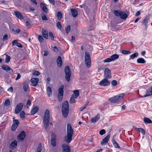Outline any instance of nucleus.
I'll return each instance as SVG.
<instances>
[{"label": "nucleus", "mask_w": 152, "mask_h": 152, "mask_svg": "<svg viewBox=\"0 0 152 152\" xmlns=\"http://www.w3.org/2000/svg\"><path fill=\"white\" fill-rule=\"evenodd\" d=\"M50 121V111L48 109L46 110L44 113L43 119L44 126L46 130H47Z\"/></svg>", "instance_id": "nucleus-1"}, {"label": "nucleus", "mask_w": 152, "mask_h": 152, "mask_svg": "<svg viewBox=\"0 0 152 152\" xmlns=\"http://www.w3.org/2000/svg\"><path fill=\"white\" fill-rule=\"evenodd\" d=\"M69 106L68 102L66 101L64 102L62 107V112L63 117L66 118L69 113Z\"/></svg>", "instance_id": "nucleus-2"}, {"label": "nucleus", "mask_w": 152, "mask_h": 152, "mask_svg": "<svg viewBox=\"0 0 152 152\" xmlns=\"http://www.w3.org/2000/svg\"><path fill=\"white\" fill-rule=\"evenodd\" d=\"M124 96V94H121L119 95L116 96L114 97L109 99V101L112 103H115L122 99Z\"/></svg>", "instance_id": "nucleus-3"}, {"label": "nucleus", "mask_w": 152, "mask_h": 152, "mask_svg": "<svg viewBox=\"0 0 152 152\" xmlns=\"http://www.w3.org/2000/svg\"><path fill=\"white\" fill-rule=\"evenodd\" d=\"M85 63L86 66L87 67H89L91 66V58L89 53L86 52L85 53Z\"/></svg>", "instance_id": "nucleus-4"}, {"label": "nucleus", "mask_w": 152, "mask_h": 152, "mask_svg": "<svg viewBox=\"0 0 152 152\" xmlns=\"http://www.w3.org/2000/svg\"><path fill=\"white\" fill-rule=\"evenodd\" d=\"M114 14L117 16H119L123 19H125L127 17V14L125 12L115 10L114 11Z\"/></svg>", "instance_id": "nucleus-5"}, {"label": "nucleus", "mask_w": 152, "mask_h": 152, "mask_svg": "<svg viewBox=\"0 0 152 152\" xmlns=\"http://www.w3.org/2000/svg\"><path fill=\"white\" fill-rule=\"evenodd\" d=\"M64 87V85H62L58 89V99L59 101H61L63 98Z\"/></svg>", "instance_id": "nucleus-6"}, {"label": "nucleus", "mask_w": 152, "mask_h": 152, "mask_svg": "<svg viewBox=\"0 0 152 152\" xmlns=\"http://www.w3.org/2000/svg\"><path fill=\"white\" fill-rule=\"evenodd\" d=\"M65 72L66 73L65 78L66 80L69 82L70 80L71 73L69 66H66L65 68Z\"/></svg>", "instance_id": "nucleus-7"}, {"label": "nucleus", "mask_w": 152, "mask_h": 152, "mask_svg": "<svg viewBox=\"0 0 152 152\" xmlns=\"http://www.w3.org/2000/svg\"><path fill=\"white\" fill-rule=\"evenodd\" d=\"M119 56L116 54H114L110 56V57L106 58L104 60V62H110L111 61H113L119 58Z\"/></svg>", "instance_id": "nucleus-8"}, {"label": "nucleus", "mask_w": 152, "mask_h": 152, "mask_svg": "<svg viewBox=\"0 0 152 152\" xmlns=\"http://www.w3.org/2000/svg\"><path fill=\"white\" fill-rule=\"evenodd\" d=\"M73 130L70 124H68L67 127V135L72 137Z\"/></svg>", "instance_id": "nucleus-9"}, {"label": "nucleus", "mask_w": 152, "mask_h": 152, "mask_svg": "<svg viewBox=\"0 0 152 152\" xmlns=\"http://www.w3.org/2000/svg\"><path fill=\"white\" fill-rule=\"evenodd\" d=\"M108 79L107 78H105L100 82L99 84V85L102 86H109L110 84V82Z\"/></svg>", "instance_id": "nucleus-10"}, {"label": "nucleus", "mask_w": 152, "mask_h": 152, "mask_svg": "<svg viewBox=\"0 0 152 152\" xmlns=\"http://www.w3.org/2000/svg\"><path fill=\"white\" fill-rule=\"evenodd\" d=\"M104 76L105 78L107 79L110 78L111 77L110 71L108 68H106L105 69Z\"/></svg>", "instance_id": "nucleus-11"}, {"label": "nucleus", "mask_w": 152, "mask_h": 152, "mask_svg": "<svg viewBox=\"0 0 152 152\" xmlns=\"http://www.w3.org/2000/svg\"><path fill=\"white\" fill-rule=\"evenodd\" d=\"M56 135L54 132H52L51 137V144L53 146L56 145Z\"/></svg>", "instance_id": "nucleus-12"}, {"label": "nucleus", "mask_w": 152, "mask_h": 152, "mask_svg": "<svg viewBox=\"0 0 152 152\" xmlns=\"http://www.w3.org/2000/svg\"><path fill=\"white\" fill-rule=\"evenodd\" d=\"M19 124V121L18 120H13V123L11 127L12 130V131L15 130L18 127Z\"/></svg>", "instance_id": "nucleus-13"}, {"label": "nucleus", "mask_w": 152, "mask_h": 152, "mask_svg": "<svg viewBox=\"0 0 152 152\" xmlns=\"http://www.w3.org/2000/svg\"><path fill=\"white\" fill-rule=\"evenodd\" d=\"M23 107V104L20 103L18 104L17 105L15 110V113L16 114L19 113L22 110Z\"/></svg>", "instance_id": "nucleus-14"}, {"label": "nucleus", "mask_w": 152, "mask_h": 152, "mask_svg": "<svg viewBox=\"0 0 152 152\" xmlns=\"http://www.w3.org/2000/svg\"><path fill=\"white\" fill-rule=\"evenodd\" d=\"M110 137V134H108L101 141V144L102 145H104L107 143L109 140Z\"/></svg>", "instance_id": "nucleus-15"}, {"label": "nucleus", "mask_w": 152, "mask_h": 152, "mask_svg": "<svg viewBox=\"0 0 152 152\" xmlns=\"http://www.w3.org/2000/svg\"><path fill=\"white\" fill-rule=\"evenodd\" d=\"M39 80L37 78H32L30 81L31 82V86H35L37 85V84L39 82Z\"/></svg>", "instance_id": "nucleus-16"}, {"label": "nucleus", "mask_w": 152, "mask_h": 152, "mask_svg": "<svg viewBox=\"0 0 152 152\" xmlns=\"http://www.w3.org/2000/svg\"><path fill=\"white\" fill-rule=\"evenodd\" d=\"M26 137V133L24 131H22L18 136V138L19 141L23 140Z\"/></svg>", "instance_id": "nucleus-17"}, {"label": "nucleus", "mask_w": 152, "mask_h": 152, "mask_svg": "<svg viewBox=\"0 0 152 152\" xmlns=\"http://www.w3.org/2000/svg\"><path fill=\"white\" fill-rule=\"evenodd\" d=\"M63 148L62 152H70V149L68 145L64 144L62 145Z\"/></svg>", "instance_id": "nucleus-18"}, {"label": "nucleus", "mask_w": 152, "mask_h": 152, "mask_svg": "<svg viewBox=\"0 0 152 152\" xmlns=\"http://www.w3.org/2000/svg\"><path fill=\"white\" fill-rule=\"evenodd\" d=\"M1 67L3 69L7 71H10L11 70V71L10 72V73H11L12 74L13 72L12 70L7 65H3L1 66Z\"/></svg>", "instance_id": "nucleus-19"}, {"label": "nucleus", "mask_w": 152, "mask_h": 152, "mask_svg": "<svg viewBox=\"0 0 152 152\" xmlns=\"http://www.w3.org/2000/svg\"><path fill=\"white\" fill-rule=\"evenodd\" d=\"M14 14L18 18L20 19H23V16L18 11H15Z\"/></svg>", "instance_id": "nucleus-20"}, {"label": "nucleus", "mask_w": 152, "mask_h": 152, "mask_svg": "<svg viewBox=\"0 0 152 152\" xmlns=\"http://www.w3.org/2000/svg\"><path fill=\"white\" fill-rule=\"evenodd\" d=\"M72 136L67 135L64 137V141L67 143H69L72 140Z\"/></svg>", "instance_id": "nucleus-21"}, {"label": "nucleus", "mask_w": 152, "mask_h": 152, "mask_svg": "<svg viewBox=\"0 0 152 152\" xmlns=\"http://www.w3.org/2000/svg\"><path fill=\"white\" fill-rule=\"evenodd\" d=\"M152 95V86L149 88L147 91L146 94L143 97H145L147 96Z\"/></svg>", "instance_id": "nucleus-22"}, {"label": "nucleus", "mask_w": 152, "mask_h": 152, "mask_svg": "<svg viewBox=\"0 0 152 152\" xmlns=\"http://www.w3.org/2000/svg\"><path fill=\"white\" fill-rule=\"evenodd\" d=\"M100 118V114L99 113L97 114V115L94 117L93 118L91 119V121L92 123H94L98 121Z\"/></svg>", "instance_id": "nucleus-23"}, {"label": "nucleus", "mask_w": 152, "mask_h": 152, "mask_svg": "<svg viewBox=\"0 0 152 152\" xmlns=\"http://www.w3.org/2000/svg\"><path fill=\"white\" fill-rule=\"evenodd\" d=\"M40 7L42 10L46 13H48V10L45 6V4L43 3H41L40 4Z\"/></svg>", "instance_id": "nucleus-24"}, {"label": "nucleus", "mask_w": 152, "mask_h": 152, "mask_svg": "<svg viewBox=\"0 0 152 152\" xmlns=\"http://www.w3.org/2000/svg\"><path fill=\"white\" fill-rule=\"evenodd\" d=\"M17 142L16 141H14L11 142L10 145V147L12 149H15L17 146Z\"/></svg>", "instance_id": "nucleus-25"}, {"label": "nucleus", "mask_w": 152, "mask_h": 152, "mask_svg": "<svg viewBox=\"0 0 152 152\" xmlns=\"http://www.w3.org/2000/svg\"><path fill=\"white\" fill-rule=\"evenodd\" d=\"M57 62L58 66L61 67L62 64V62L61 58L60 56L58 57L57 60Z\"/></svg>", "instance_id": "nucleus-26"}, {"label": "nucleus", "mask_w": 152, "mask_h": 152, "mask_svg": "<svg viewBox=\"0 0 152 152\" xmlns=\"http://www.w3.org/2000/svg\"><path fill=\"white\" fill-rule=\"evenodd\" d=\"M42 34L43 37L46 39L48 38V32L46 30H42Z\"/></svg>", "instance_id": "nucleus-27"}, {"label": "nucleus", "mask_w": 152, "mask_h": 152, "mask_svg": "<svg viewBox=\"0 0 152 152\" xmlns=\"http://www.w3.org/2000/svg\"><path fill=\"white\" fill-rule=\"evenodd\" d=\"M23 88L25 92H26L28 90H29L28 84L26 83H24L23 85Z\"/></svg>", "instance_id": "nucleus-28"}, {"label": "nucleus", "mask_w": 152, "mask_h": 152, "mask_svg": "<svg viewBox=\"0 0 152 152\" xmlns=\"http://www.w3.org/2000/svg\"><path fill=\"white\" fill-rule=\"evenodd\" d=\"M38 107L37 106H36L33 108L31 111V114L34 115L38 111Z\"/></svg>", "instance_id": "nucleus-29"}, {"label": "nucleus", "mask_w": 152, "mask_h": 152, "mask_svg": "<svg viewBox=\"0 0 152 152\" xmlns=\"http://www.w3.org/2000/svg\"><path fill=\"white\" fill-rule=\"evenodd\" d=\"M71 12L72 16L75 17L77 15L78 13L77 11L75 9H71Z\"/></svg>", "instance_id": "nucleus-30"}, {"label": "nucleus", "mask_w": 152, "mask_h": 152, "mask_svg": "<svg viewBox=\"0 0 152 152\" xmlns=\"http://www.w3.org/2000/svg\"><path fill=\"white\" fill-rule=\"evenodd\" d=\"M137 62L138 64H144L146 62V61L144 58H141L137 59Z\"/></svg>", "instance_id": "nucleus-31"}, {"label": "nucleus", "mask_w": 152, "mask_h": 152, "mask_svg": "<svg viewBox=\"0 0 152 152\" xmlns=\"http://www.w3.org/2000/svg\"><path fill=\"white\" fill-rule=\"evenodd\" d=\"M47 92L48 96L50 97L52 94V91L51 88L49 86L47 88Z\"/></svg>", "instance_id": "nucleus-32"}, {"label": "nucleus", "mask_w": 152, "mask_h": 152, "mask_svg": "<svg viewBox=\"0 0 152 152\" xmlns=\"http://www.w3.org/2000/svg\"><path fill=\"white\" fill-rule=\"evenodd\" d=\"M136 130L137 131L141 132V133L143 135H145V131L144 129L141 128H136Z\"/></svg>", "instance_id": "nucleus-33"}, {"label": "nucleus", "mask_w": 152, "mask_h": 152, "mask_svg": "<svg viewBox=\"0 0 152 152\" xmlns=\"http://www.w3.org/2000/svg\"><path fill=\"white\" fill-rule=\"evenodd\" d=\"M144 121L145 123L146 124H151L152 123V121L150 119L146 117H145L144 118Z\"/></svg>", "instance_id": "nucleus-34"}, {"label": "nucleus", "mask_w": 152, "mask_h": 152, "mask_svg": "<svg viewBox=\"0 0 152 152\" xmlns=\"http://www.w3.org/2000/svg\"><path fill=\"white\" fill-rule=\"evenodd\" d=\"M149 18L148 17H146L142 21V23L143 25H144L146 26L148 23V20H149Z\"/></svg>", "instance_id": "nucleus-35"}, {"label": "nucleus", "mask_w": 152, "mask_h": 152, "mask_svg": "<svg viewBox=\"0 0 152 152\" xmlns=\"http://www.w3.org/2000/svg\"><path fill=\"white\" fill-rule=\"evenodd\" d=\"M112 142L113 145L115 148H120V147L118 144L115 141V140H114V139H113Z\"/></svg>", "instance_id": "nucleus-36"}, {"label": "nucleus", "mask_w": 152, "mask_h": 152, "mask_svg": "<svg viewBox=\"0 0 152 152\" xmlns=\"http://www.w3.org/2000/svg\"><path fill=\"white\" fill-rule=\"evenodd\" d=\"M79 95V92L78 90H75L74 91V94L72 96H74L75 98H77Z\"/></svg>", "instance_id": "nucleus-37"}, {"label": "nucleus", "mask_w": 152, "mask_h": 152, "mask_svg": "<svg viewBox=\"0 0 152 152\" xmlns=\"http://www.w3.org/2000/svg\"><path fill=\"white\" fill-rule=\"evenodd\" d=\"M138 55V53H136L130 56L129 60L131 59H133L135 58H136Z\"/></svg>", "instance_id": "nucleus-38"}, {"label": "nucleus", "mask_w": 152, "mask_h": 152, "mask_svg": "<svg viewBox=\"0 0 152 152\" xmlns=\"http://www.w3.org/2000/svg\"><path fill=\"white\" fill-rule=\"evenodd\" d=\"M4 55H6V56L5 58V62L6 63H8L10 61V57L8 55L6 54H5Z\"/></svg>", "instance_id": "nucleus-39"}, {"label": "nucleus", "mask_w": 152, "mask_h": 152, "mask_svg": "<svg viewBox=\"0 0 152 152\" xmlns=\"http://www.w3.org/2000/svg\"><path fill=\"white\" fill-rule=\"evenodd\" d=\"M25 115V112L23 110H22L20 112V118H21L22 119H23L24 118Z\"/></svg>", "instance_id": "nucleus-40"}, {"label": "nucleus", "mask_w": 152, "mask_h": 152, "mask_svg": "<svg viewBox=\"0 0 152 152\" xmlns=\"http://www.w3.org/2000/svg\"><path fill=\"white\" fill-rule=\"evenodd\" d=\"M10 102L9 99H7L5 100L4 103V105L5 106H8L10 105Z\"/></svg>", "instance_id": "nucleus-41"}, {"label": "nucleus", "mask_w": 152, "mask_h": 152, "mask_svg": "<svg viewBox=\"0 0 152 152\" xmlns=\"http://www.w3.org/2000/svg\"><path fill=\"white\" fill-rule=\"evenodd\" d=\"M75 97L72 96L71 97L69 102L70 103L73 104L75 102Z\"/></svg>", "instance_id": "nucleus-42"}, {"label": "nucleus", "mask_w": 152, "mask_h": 152, "mask_svg": "<svg viewBox=\"0 0 152 152\" xmlns=\"http://www.w3.org/2000/svg\"><path fill=\"white\" fill-rule=\"evenodd\" d=\"M41 18L43 20H47L48 19L46 17V15L44 13H42L41 14Z\"/></svg>", "instance_id": "nucleus-43"}, {"label": "nucleus", "mask_w": 152, "mask_h": 152, "mask_svg": "<svg viewBox=\"0 0 152 152\" xmlns=\"http://www.w3.org/2000/svg\"><path fill=\"white\" fill-rule=\"evenodd\" d=\"M57 16L59 20H60L61 19L62 17V15L61 12H58L57 13Z\"/></svg>", "instance_id": "nucleus-44"}, {"label": "nucleus", "mask_w": 152, "mask_h": 152, "mask_svg": "<svg viewBox=\"0 0 152 152\" xmlns=\"http://www.w3.org/2000/svg\"><path fill=\"white\" fill-rule=\"evenodd\" d=\"M122 53L124 54H128L130 53L131 52L129 50H123L122 51Z\"/></svg>", "instance_id": "nucleus-45"}, {"label": "nucleus", "mask_w": 152, "mask_h": 152, "mask_svg": "<svg viewBox=\"0 0 152 152\" xmlns=\"http://www.w3.org/2000/svg\"><path fill=\"white\" fill-rule=\"evenodd\" d=\"M49 35L50 37L52 40H54V37L53 33L51 32H49Z\"/></svg>", "instance_id": "nucleus-46"}, {"label": "nucleus", "mask_w": 152, "mask_h": 152, "mask_svg": "<svg viewBox=\"0 0 152 152\" xmlns=\"http://www.w3.org/2000/svg\"><path fill=\"white\" fill-rule=\"evenodd\" d=\"M40 74V73L38 71H35L33 73L32 75L34 76H38Z\"/></svg>", "instance_id": "nucleus-47"}, {"label": "nucleus", "mask_w": 152, "mask_h": 152, "mask_svg": "<svg viewBox=\"0 0 152 152\" xmlns=\"http://www.w3.org/2000/svg\"><path fill=\"white\" fill-rule=\"evenodd\" d=\"M111 84L113 86H115L117 85V83L116 81L113 80L111 82Z\"/></svg>", "instance_id": "nucleus-48"}, {"label": "nucleus", "mask_w": 152, "mask_h": 152, "mask_svg": "<svg viewBox=\"0 0 152 152\" xmlns=\"http://www.w3.org/2000/svg\"><path fill=\"white\" fill-rule=\"evenodd\" d=\"M66 31L67 34H68L70 31V26L69 25L67 26L66 29Z\"/></svg>", "instance_id": "nucleus-49"}, {"label": "nucleus", "mask_w": 152, "mask_h": 152, "mask_svg": "<svg viewBox=\"0 0 152 152\" xmlns=\"http://www.w3.org/2000/svg\"><path fill=\"white\" fill-rule=\"evenodd\" d=\"M56 26L59 29H61V26L60 23L59 22H58L56 24Z\"/></svg>", "instance_id": "nucleus-50"}, {"label": "nucleus", "mask_w": 152, "mask_h": 152, "mask_svg": "<svg viewBox=\"0 0 152 152\" xmlns=\"http://www.w3.org/2000/svg\"><path fill=\"white\" fill-rule=\"evenodd\" d=\"M41 144H40L38 147L37 152H41Z\"/></svg>", "instance_id": "nucleus-51"}, {"label": "nucleus", "mask_w": 152, "mask_h": 152, "mask_svg": "<svg viewBox=\"0 0 152 152\" xmlns=\"http://www.w3.org/2000/svg\"><path fill=\"white\" fill-rule=\"evenodd\" d=\"M106 133L104 129H102L99 132L101 135H103Z\"/></svg>", "instance_id": "nucleus-52"}, {"label": "nucleus", "mask_w": 152, "mask_h": 152, "mask_svg": "<svg viewBox=\"0 0 152 152\" xmlns=\"http://www.w3.org/2000/svg\"><path fill=\"white\" fill-rule=\"evenodd\" d=\"M8 39V35L7 34H5L4 35L3 40L4 41L7 40Z\"/></svg>", "instance_id": "nucleus-53"}, {"label": "nucleus", "mask_w": 152, "mask_h": 152, "mask_svg": "<svg viewBox=\"0 0 152 152\" xmlns=\"http://www.w3.org/2000/svg\"><path fill=\"white\" fill-rule=\"evenodd\" d=\"M87 105H88V104H86L84 106L81 107L80 108V111H82L83 110L85 109L86 108V107L87 106Z\"/></svg>", "instance_id": "nucleus-54"}, {"label": "nucleus", "mask_w": 152, "mask_h": 152, "mask_svg": "<svg viewBox=\"0 0 152 152\" xmlns=\"http://www.w3.org/2000/svg\"><path fill=\"white\" fill-rule=\"evenodd\" d=\"M18 40H14L12 42V45H16L17 43H18Z\"/></svg>", "instance_id": "nucleus-55"}, {"label": "nucleus", "mask_w": 152, "mask_h": 152, "mask_svg": "<svg viewBox=\"0 0 152 152\" xmlns=\"http://www.w3.org/2000/svg\"><path fill=\"white\" fill-rule=\"evenodd\" d=\"M38 39L40 42H42L44 40V39L40 35L39 36Z\"/></svg>", "instance_id": "nucleus-56"}, {"label": "nucleus", "mask_w": 152, "mask_h": 152, "mask_svg": "<svg viewBox=\"0 0 152 152\" xmlns=\"http://www.w3.org/2000/svg\"><path fill=\"white\" fill-rule=\"evenodd\" d=\"M31 101L29 99H28L27 100V104H26V105L28 106H29L31 104Z\"/></svg>", "instance_id": "nucleus-57"}, {"label": "nucleus", "mask_w": 152, "mask_h": 152, "mask_svg": "<svg viewBox=\"0 0 152 152\" xmlns=\"http://www.w3.org/2000/svg\"><path fill=\"white\" fill-rule=\"evenodd\" d=\"M21 77V75L20 73H18V74L16 78V80H17L20 79Z\"/></svg>", "instance_id": "nucleus-58"}, {"label": "nucleus", "mask_w": 152, "mask_h": 152, "mask_svg": "<svg viewBox=\"0 0 152 152\" xmlns=\"http://www.w3.org/2000/svg\"><path fill=\"white\" fill-rule=\"evenodd\" d=\"M18 47L20 48L23 47L22 45L20 43L18 42L16 45Z\"/></svg>", "instance_id": "nucleus-59"}, {"label": "nucleus", "mask_w": 152, "mask_h": 152, "mask_svg": "<svg viewBox=\"0 0 152 152\" xmlns=\"http://www.w3.org/2000/svg\"><path fill=\"white\" fill-rule=\"evenodd\" d=\"M4 77L6 79H7L9 77V75L7 73H5L4 74Z\"/></svg>", "instance_id": "nucleus-60"}, {"label": "nucleus", "mask_w": 152, "mask_h": 152, "mask_svg": "<svg viewBox=\"0 0 152 152\" xmlns=\"http://www.w3.org/2000/svg\"><path fill=\"white\" fill-rule=\"evenodd\" d=\"M31 2L34 4L37 5V3L36 0H30Z\"/></svg>", "instance_id": "nucleus-61"}, {"label": "nucleus", "mask_w": 152, "mask_h": 152, "mask_svg": "<svg viewBox=\"0 0 152 152\" xmlns=\"http://www.w3.org/2000/svg\"><path fill=\"white\" fill-rule=\"evenodd\" d=\"M8 91L10 92H12L13 91V88L12 87H10L7 90Z\"/></svg>", "instance_id": "nucleus-62"}, {"label": "nucleus", "mask_w": 152, "mask_h": 152, "mask_svg": "<svg viewBox=\"0 0 152 152\" xmlns=\"http://www.w3.org/2000/svg\"><path fill=\"white\" fill-rule=\"evenodd\" d=\"M53 50L55 52H58V49L55 46L53 48Z\"/></svg>", "instance_id": "nucleus-63"}, {"label": "nucleus", "mask_w": 152, "mask_h": 152, "mask_svg": "<svg viewBox=\"0 0 152 152\" xmlns=\"http://www.w3.org/2000/svg\"><path fill=\"white\" fill-rule=\"evenodd\" d=\"M140 11H137V12L136 13L135 15L136 16H138L139 15H140Z\"/></svg>", "instance_id": "nucleus-64"}]
</instances>
